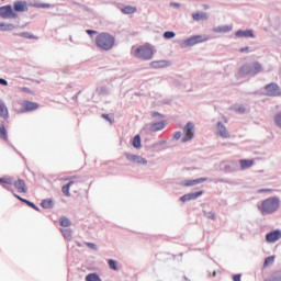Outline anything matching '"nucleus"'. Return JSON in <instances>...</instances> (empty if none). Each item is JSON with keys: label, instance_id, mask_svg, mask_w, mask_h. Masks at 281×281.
I'll return each mask as SVG.
<instances>
[{"label": "nucleus", "instance_id": "23", "mask_svg": "<svg viewBox=\"0 0 281 281\" xmlns=\"http://www.w3.org/2000/svg\"><path fill=\"white\" fill-rule=\"evenodd\" d=\"M123 14H135L137 12V7L125 5L120 9Z\"/></svg>", "mask_w": 281, "mask_h": 281}, {"label": "nucleus", "instance_id": "39", "mask_svg": "<svg viewBox=\"0 0 281 281\" xmlns=\"http://www.w3.org/2000/svg\"><path fill=\"white\" fill-rule=\"evenodd\" d=\"M0 183H5L7 186H14L12 178H0Z\"/></svg>", "mask_w": 281, "mask_h": 281}, {"label": "nucleus", "instance_id": "55", "mask_svg": "<svg viewBox=\"0 0 281 281\" xmlns=\"http://www.w3.org/2000/svg\"><path fill=\"white\" fill-rule=\"evenodd\" d=\"M217 181H218L220 183H229L228 180L223 179V178L217 179Z\"/></svg>", "mask_w": 281, "mask_h": 281}, {"label": "nucleus", "instance_id": "19", "mask_svg": "<svg viewBox=\"0 0 281 281\" xmlns=\"http://www.w3.org/2000/svg\"><path fill=\"white\" fill-rule=\"evenodd\" d=\"M164 128H166V121L151 123L149 125V130L151 131V133H157V131H164Z\"/></svg>", "mask_w": 281, "mask_h": 281}, {"label": "nucleus", "instance_id": "53", "mask_svg": "<svg viewBox=\"0 0 281 281\" xmlns=\"http://www.w3.org/2000/svg\"><path fill=\"white\" fill-rule=\"evenodd\" d=\"M87 34H89L91 36V34H98V31H93V30H87L86 31Z\"/></svg>", "mask_w": 281, "mask_h": 281}, {"label": "nucleus", "instance_id": "7", "mask_svg": "<svg viewBox=\"0 0 281 281\" xmlns=\"http://www.w3.org/2000/svg\"><path fill=\"white\" fill-rule=\"evenodd\" d=\"M0 16L1 19H16L19 14L12 10V5L7 4L3 7H0Z\"/></svg>", "mask_w": 281, "mask_h": 281}, {"label": "nucleus", "instance_id": "58", "mask_svg": "<svg viewBox=\"0 0 281 281\" xmlns=\"http://www.w3.org/2000/svg\"><path fill=\"white\" fill-rule=\"evenodd\" d=\"M81 10H83V12H89V9L86 5H81Z\"/></svg>", "mask_w": 281, "mask_h": 281}, {"label": "nucleus", "instance_id": "22", "mask_svg": "<svg viewBox=\"0 0 281 281\" xmlns=\"http://www.w3.org/2000/svg\"><path fill=\"white\" fill-rule=\"evenodd\" d=\"M150 67H153V69H161L164 67H168V60L151 61Z\"/></svg>", "mask_w": 281, "mask_h": 281}, {"label": "nucleus", "instance_id": "46", "mask_svg": "<svg viewBox=\"0 0 281 281\" xmlns=\"http://www.w3.org/2000/svg\"><path fill=\"white\" fill-rule=\"evenodd\" d=\"M15 199H19V201H21L22 203H25L27 205L30 200H25L23 198H21L19 194H14Z\"/></svg>", "mask_w": 281, "mask_h": 281}, {"label": "nucleus", "instance_id": "35", "mask_svg": "<svg viewBox=\"0 0 281 281\" xmlns=\"http://www.w3.org/2000/svg\"><path fill=\"white\" fill-rule=\"evenodd\" d=\"M232 110L236 111V113H245L247 111V109H245V106L238 105V104L233 105Z\"/></svg>", "mask_w": 281, "mask_h": 281}, {"label": "nucleus", "instance_id": "16", "mask_svg": "<svg viewBox=\"0 0 281 281\" xmlns=\"http://www.w3.org/2000/svg\"><path fill=\"white\" fill-rule=\"evenodd\" d=\"M204 181H207V178H198L194 180H183L181 182V186H184L186 188H190L192 186H199L200 183H204Z\"/></svg>", "mask_w": 281, "mask_h": 281}, {"label": "nucleus", "instance_id": "40", "mask_svg": "<svg viewBox=\"0 0 281 281\" xmlns=\"http://www.w3.org/2000/svg\"><path fill=\"white\" fill-rule=\"evenodd\" d=\"M108 265H109L110 269H112L113 271H117V261L110 259L108 261Z\"/></svg>", "mask_w": 281, "mask_h": 281}, {"label": "nucleus", "instance_id": "49", "mask_svg": "<svg viewBox=\"0 0 281 281\" xmlns=\"http://www.w3.org/2000/svg\"><path fill=\"white\" fill-rule=\"evenodd\" d=\"M37 8H52V5L48 3H41V4H37Z\"/></svg>", "mask_w": 281, "mask_h": 281}, {"label": "nucleus", "instance_id": "6", "mask_svg": "<svg viewBox=\"0 0 281 281\" xmlns=\"http://www.w3.org/2000/svg\"><path fill=\"white\" fill-rule=\"evenodd\" d=\"M111 85H101L95 88L92 98H106V95H111Z\"/></svg>", "mask_w": 281, "mask_h": 281}, {"label": "nucleus", "instance_id": "42", "mask_svg": "<svg viewBox=\"0 0 281 281\" xmlns=\"http://www.w3.org/2000/svg\"><path fill=\"white\" fill-rule=\"evenodd\" d=\"M175 36H176V34H175V32H172V31H166V32L164 33V38H167V40H169V38H175Z\"/></svg>", "mask_w": 281, "mask_h": 281}, {"label": "nucleus", "instance_id": "11", "mask_svg": "<svg viewBox=\"0 0 281 281\" xmlns=\"http://www.w3.org/2000/svg\"><path fill=\"white\" fill-rule=\"evenodd\" d=\"M125 157L127 161H131L132 164H138L139 166H146L148 164V160L146 158L139 156V155H133L131 153H125Z\"/></svg>", "mask_w": 281, "mask_h": 281}, {"label": "nucleus", "instance_id": "14", "mask_svg": "<svg viewBox=\"0 0 281 281\" xmlns=\"http://www.w3.org/2000/svg\"><path fill=\"white\" fill-rule=\"evenodd\" d=\"M281 238V231H272L266 235L267 243H278Z\"/></svg>", "mask_w": 281, "mask_h": 281}, {"label": "nucleus", "instance_id": "37", "mask_svg": "<svg viewBox=\"0 0 281 281\" xmlns=\"http://www.w3.org/2000/svg\"><path fill=\"white\" fill-rule=\"evenodd\" d=\"M204 216L211 221H216V214L213 211H204Z\"/></svg>", "mask_w": 281, "mask_h": 281}, {"label": "nucleus", "instance_id": "29", "mask_svg": "<svg viewBox=\"0 0 281 281\" xmlns=\"http://www.w3.org/2000/svg\"><path fill=\"white\" fill-rule=\"evenodd\" d=\"M86 281H102L99 273L92 272L86 276Z\"/></svg>", "mask_w": 281, "mask_h": 281}, {"label": "nucleus", "instance_id": "48", "mask_svg": "<svg viewBox=\"0 0 281 281\" xmlns=\"http://www.w3.org/2000/svg\"><path fill=\"white\" fill-rule=\"evenodd\" d=\"M0 85H2V87H8V80L0 78Z\"/></svg>", "mask_w": 281, "mask_h": 281}, {"label": "nucleus", "instance_id": "26", "mask_svg": "<svg viewBox=\"0 0 281 281\" xmlns=\"http://www.w3.org/2000/svg\"><path fill=\"white\" fill-rule=\"evenodd\" d=\"M14 27L12 23H0V32H12Z\"/></svg>", "mask_w": 281, "mask_h": 281}, {"label": "nucleus", "instance_id": "44", "mask_svg": "<svg viewBox=\"0 0 281 281\" xmlns=\"http://www.w3.org/2000/svg\"><path fill=\"white\" fill-rule=\"evenodd\" d=\"M86 245L89 247V249H93V251H98V245L93 243H86Z\"/></svg>", "mask_w": 281, "mask_h": 281}, {"label": "nucleus", "instance_id": "61", "mask_svg": "<svg viewBox=\"0 0 281 281\" xmlns=\"http://www.w3.org/2000/svg\"><path fill=\"white\" fill-rule=\"evenodd\" d=\"M23 91H30V88H23Z\"/></svg>", "mask_w": 281, "mask_h": 281}, {"label": "nucleus", "instance_id": "17", "mask_svg": "<svg viewBox=\"0 0 281 281\" xmlns=\"http://www.w3.org/2000/svg\"><path fill=\"white\" fill-rule=\"evenodd\" d=\"M14 188H16L18 192L20 193H27V184L25 183V180L19 179L15 182H13Z\"/></svg>", "mask_w": 281, "mask_h": 281}, {"label": "nucleus", "instance_id": "1", "mask_svg": "<svg viewBox=\"0 0 281 281\" xmlns=\"http://www.w3.org/2000/svg\"><path fill=\"white\" fill-rule=\"evenodd\" d=\"M95 45L103 52H110L115 46V36L110 33L103 32L95 37Z\"/></svg>", "mask_w": 281, "mask_h": 281}, {"label": "nucleus", "instance_id": "34", "mask_svg": "<svg viewBox=\"0 0 281 281\" xmlns=\"http://www.w3.org/2000/svg\"><path fill=\"white\" fill-rule=\"evenodd\" d=\"M61 234L66 240H71V229L69 228H64L61 229Z\"/></svg>", "mask_w": 281, "mask_h": 281}, {"label": "nucleus", "instance_id": "27", "mask_svg": "<svg viewBox=\"0 0 281 281\" xmlns=\"http://www.w3.org/2000/svg\"><path fill=\"white\" fill-rule=\"evenodd\" d=\"M41 205L44 210H52L54 207V201L52 199L43 200Z\"/></svg>", "mask_w": 281, "mask_h": 281}, {"label": "nucleus", "instance_id": "12", "mask_svg": "<svg viewBox=\"0 0 281 281\" xmlns=\"http://www.w3.org/2000/svg\"><path fill=\"white\" fill-rule=\"evenodd\" d=\"M14 12H27L30 7L27 5V1L25 0H18L13 3Z\"/></svg>", "mask_w": 281, "mask_h": 281}, {"label": "nucleus", "instance_id": "43", "mask_svg": "<svg viewBox=\"0 0 281 281\" xmlns=\"http://www.w3.org/2000/svg\"><path fill=\"white\" fill-rule=\"evenodd\" d=\"M26 205H29V207H32L33 210H36V212H40L41 209H38V206H36V204H34V202H26Z\"/></svg>", "mask_w": 281, "mask_h": 281}, {"label": "nucleus", "instance_id": "62", "mask_svg": "<svg viewBox=\"0 0 281 281\" xmlns=\"http://www.w3.org/2000/svg\"><path fill=\"white\" fill-rule=\"evenodd\" d=\"M215 277H216V271L213 272V278H215Z\"/></svg>", "mask_w": 281, "mask_h": 281}, {"label": "nucleus", "instance_id": "5", "mask_svg": "<svg viewBox=\"0 0 281 281\" xmlns=\"http://www.w3.org/2000/svg\"><path fill=\"white\" fill-rule=\"evenodd\" d=\"M135 58L140 60H150L153 58V48L149 46H140L134 50Z\"/></svg>", "mask_w": 281, "mask_h": 281}, {"label": "nucleus", "instance_id": "13", "mask_svg": "<svg viewBox=\"0 0 281 281\" xmlns=\"http://www.w3.org/2000/svg\"><path fill=\"white\" fill-rule=\"evenodd\" d=\"M203 195V191H198L193 193H187L180 198V201L186 203L187 201H195V199H199V196Z\"/></svg>", "mask_w": 281, "mask_h": 281}, {"label": "nucleus", "instance_id": "47", "mask_svg": "<svg viewBox=\"0 0 281 281\" xmlns=\"http://www.w3.org/2000/svg\"><path fill=\"white\" fill-rule=\"evenodd\" d=\"M171 8H181V3L178 2H170Z\"/></svg>", "mask_w": 281, "mask_h": 281}, {"label": "nucleus", "instance_id": "45", "mask_svg": "<svg viewBox=\"0 0 281 281\" xmlns=\"http://www.w3.org/2000/svg\"><path fill=\"white\" fill-rule=\"evenodd\" d=\"M151 117H158V120H162L164 114H161L159 112H151Z\"/></svg>", "mask_w": 281, "mask_h": 281}, {"label": "nucleus", "instance_id": "56", "mask_svg": "<svg viewBox=\"0 0 281 281\" xmlns=\"http://www.w3.org/2000/svg\"><path fill=\"white\" fill-rule=\"evenodd\" d=\"M233 280H234V281H240V274H235V276L233 277Z\"/></svg>", "mask_w": 281, "mask_h": 281}, {"label": "nucleus", "instance_id": "18", "mask_svg": "<svg viewBox=\"0 0 281 281\" xmlns=\"http://www.w3.org/2000/svg\"><path fill=\"white\" fill-rule=\"evenodd\" d=\"M36 109H38V103L32 101H24L21 113H25L27 111H36Z\"/></svg>", "mask_w": 281, "mask_h": 281}, {"label": "nucleus", "instance_id": "38", "mask_svg": "<svg viewBox=\"0 0 281 281\" xmlns=\"http://www.w3.org/2000/svg\"><path fill=\"white\" fill-rule=\"evenodd\" d=\"M16 36H21V38H29V40L35 38V36L32 35L30 32H22L20 34H16Z\"/></svg>", "mask_w": 281, "mask_h": 281}, {"label": "nucleus", "instance_id": "9", "mask_svg": "<svg viewBox=\"0 0 281 281\" xmlns=\"http://www.w3.org/2000/svg\"><path fill=\"white\" fill-rule=\"evenodd\" d=\"M215 135L222 137L223 139H229L231 134L227 131V126L223 122H217L215 125Z\"/></svg>", "mask_w": 281, "mask_h": 281}, {"label": "nucleus", "instance_id": "57", "mask_svg": "<svg viewBox=\"0 0 281 281\" xmlns=\"http://www.w3.org/2000/svg\"><path fill=\"white\" fill-rule=\"evenodd\" d=\"M3 188H4V190H9V192H14V189H12V188H10V187H8V186H3Z\"/></svg>", "mask_w": 281, "mask_h": 281}, {"label": "nucleus", "instance_id": "24", "mask_svg": "<svg viewBox=\"0 0 281 281\" xmlns=\"http://www.w3.org/2000/svg\"><path fill=\"white\" fill-rule=\"evenodd\" d=\"M0 117L3 120H8V117H10L8 114V106H5V103L3 102L0 103Z\"/></svg>", "mask_w": 281, "mask_h": 281}, {"label": "nucleus", "instance_id": "4", "mask_svg": "<svg viewBox=\"0 0 281 281\" xmlns=\"http://www.w3.org/2000/svg\"><path fill=\"white\" fill-rule=\"evenodd\" d=\"M262 71V65L258 61H255L252 64H245L240 67L239 74L241 76H256Z\"/></svg>", "mask_w": 281, "mask_h": 281}, {"label": "nucleus", "instance_id": "30", "mask_svg": "<svg viewBox=\"0 0 281 281\" xmlns=\"http://www.w3.org/2000/svg\"><path fill=\"white\" fill-rule=\"evenodd\" d=\"M132 145L134 146V148H142V137L139 135L134 136Z\"/></svg>", "mask_w": 281, "mask_h": 281}, {"label": "nucleus", "instance_id": "21", "mask_svg": "<svg viewBox=\"0 0 281 281\" xmlns=\"http://www.w3.org/2000/svg\"><path fill=\"white\" fill-rule=\"evenodd\" d=\"M193 21H207L210 19V15L205 12H196L192 13Z\"/></svg>", "mask_w": 281, "mask_h": 281}, {"label": "nucleus", "instance_id": "15", "mask_svg": "<svg viewBox=\"0 0 281 281\" xmlns=\"http://www.w3.org/2000/svg\"><path fill=\"white\" fill-rule=\"evenodd\" d=\"M235 36L237 38H256V35L254 34V31H251V30H246V31L238 30L235 33Z\"/></svg>", "mask_w": 281, "mask_h": 281}, {"label": "nucleus", "instance_id": "36", "mask_svg": "<svg viewBox=\"0 0 281 281\" xmlns=\"http://www.w3.org/2000/svg\"><path fill=\"white\" fill-rule=\"evenodd\" d=\"M276 260V256H269L265 259L263 267H269V265H273Z\"/></svg>", "mask_w": 281, "mask_h": 281}, {"label": "nucleus", "instance_id": "10", "mask_svg": "<svg viewBox=\"0 0 281 281\" xmlns=\"http://www.w3.org/2000/svg\"><path fill=\"white\" fill-rule=\"evenodd\" d=\"M266 95L276 97L281 95L280 86L276 82H271L265 86Z\"/></svg>", "mask_w": 281, "mask_h": 281}, {"label": "nucleus", "instance_id": "25", "mask_svg": "<svg viewBox=\"0 0 281 281\" xmlns=\"http://www.w3.org/2000/svg\"><path fill=\"white\" fill-rule=\"evenodd\" d=\"M241 170H247L254 166V160L241 159L239 160Z\"/></svg>", "mask_w": 281, "mask_h": 281}, {"label": "nucleus", "instance_id": "28", "mask_svg": "<svg viewBox=\"0 0 281 281\" xmlns=\"http://www.w3.org/2000/svg\"><path fill=\"white\" fill-rule=\"evenodd\" d=\"M71 186H74V181H69L67 184H65L61 188V192L63 194H65V196H71V193L69 192V189L71 188Z\"/></svg>", "mask_w": 281, "mask_h": 281}, {"label": "nucleus", "instance_id": "20", "mask_svg": "<svg viewBox=\"0 0 281 281\" xmlns=\"http://www.w3.org/2000/svg\"><path fill=\"white\" fill-rule=\"evenodd\" d=\"M233 27L231 25H222V26H215L213 27V32L215 34H227L228 32H232Z\"/></svg>", "mask_w": 281, "mask_h": 281}, {"label": "nucleus", "instance_id": "41", "mask_svg": "<svg viewBox=\"0 0 281 281\" xmlns=\"http://www.w3.org/2000/svg\"><path fill=\"white\" fill-rule=\"evenodd\" d=\"M274 124L276 126H278L279 128H281V112L277 113L274 115Z\"/></svg>", "mask_w": 281, "mask_h": 281}, {"label": "nucleus", "instance_id": "32", "mask_svg": "<svg viewBox=\"0 0 281 281\" xmlns=\"http://www.w3.org/2000/svg\"><path fill=\"white\" fill-rule=\"evenodd\" d=\"M0 137L4 142H8V131L5 130V126L0 125Z\"/></svg>", "mask_w": 281, "mask_h": 281}, {"label": "nucleus", "instance_id": "52", "mask_svg": "<svg viewBox=\"0 0 281 281\" xmlns=\"http://www.w3.org/2000/svg\"><path fill=\"white\" fill-rule=\"evenodd\" d=\"M262 192H271V189H259L258 193L262 194Z\"/></svg>", "mask_w": 281, "mask_h": 281}, {"label": "nucleus", "instance_id": "51", "mask_svg": "<svg viewBox=\"0 0 281 281\" xmlns=\"http://www.w3.org/2000/svg\"><path fill=\"white\" fill-rule=\"evenodd\" d=\"M181 135H182L181 132H176L173 137L175 139H181Z\"/></svg>", "mask_w": 281, "mask_h": 281}, {"label": "nucleus", "instance_id": "33", "mask_svg": "<svg viewBox=\"0 0 281 281\" xmlns=\"http://www.w3.org/2000/svg\"><path fill=\"white\" fill-rule=\"evenodd\" d=\"M59 225H61V227H69L71 225V221L67 217H61L59 220Z\"/></svg>", "mask_w": 281, "mask_h": 281}, {"label": "nucleus", "instance_id": "54", "mask_svg": "<svg viewBox=\"0 0 281 281\" xmlns=\"http://www.w3.org/2000/svg\"><path fill=\"white\" fill-rule=\"evenodd\" d=\"M103 120H106L108 122H111V117L109 114H102Z\"/></svg>", "mask_w": 281, "mask_h": 281}, {"label": "nucleus", "instance_id": "59", "mask_svg": "<svg viewBox=\"0 0 281 281\" xmlns=\"http://www.w3.org/2000/svg\"><path fill=\"white\" fill-rule=\"evenodd\" d=\"M221 168H227V161L222 162Z\"/></svg>", "mask_w": 281, "mask_h": 281}, {"label": "nucleus", "instance_id": "31", "mask_svg": "<svg viewBox=\"0 0 281 281\" xmlns=\"http://www.w3.org/2000/svg\"><path fill=\"white\" fill-rule=\"evenodd\" d=\"M265 281H281V272L277 271L273 272L269 278H267Z\"/></svg>", "mask_w": 281, "mask_h": 281}, {"label": "nucleus", "instance_id": "50", "mask_svg": "<svg viewBox=\"0 0 281 281\" xmlns=\"http://www.w3.org/2000/svg\"><path fill=\"white\" fill-rule=\"evenodd\" d=\"M239 52H241L243 54H245V53L247 54V53H249V47L248 46L243 47L239 49Z\"/></svg>", "mask_w": 281, "mask_h": 281}, {"label": "nucleus", "instance_id": "3", "mask_svg": "<svg viewBox=\"0 0 281 281\" xmlns=\"http://www.w3.org/2000/svg\"><path fill=\"white\" fill-rule=\"evenodd\" d=\"M210 41V37L203 35H193L187 40H182L179 42V46L181 49H187V47H194V45H199V43H205Z\"/></svg>", "mask_w": 281, "mask_h": 281}, {"label": "nucleus", "instance_id": "2", "mask_svg": "<svg viewBox=\"0 0 281 281\" xmlns=\"http://www.w3.org/2000/svg\"><path fill=\"white\" fill-rule=\"evenodd\" d=\"M280 210V198L271 196L261 202V213L262 214H274Z\"/></svg>", "mask_w": 281, "mask_h": 281}, {"label": "nucleus", "instance_id": "60", "mask_svg": "<svg viewBox=\"0 0 281 281\" xmlns=\"http://www.w3.org/2000/svg\"><path fill=\"white\" fill-rule=\"evenodd\" d=\"M71 178L67 177V178H64V181H69Z\"/></svg>", "mask_w": 281, "mask_h": 281}, {"label": "nucleus", "instance_id": "8", "mask_svg": "<svg viewBox=\"0 0 281 281\" xmlns=\"http://www.w3.org/2000/svg\"><path fill=\"white\" fill-rule=\"evenodd\" d=\"M184 137H182V143L190 142L194 138V123L188 122L183 128Z\"/></svg>", "mask_w": 281, "mask_h": 281}]
</instances>
